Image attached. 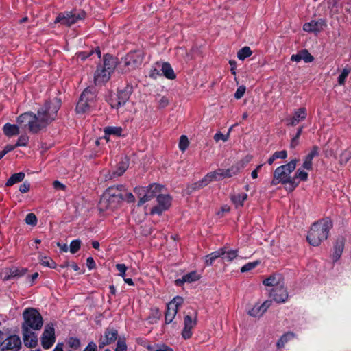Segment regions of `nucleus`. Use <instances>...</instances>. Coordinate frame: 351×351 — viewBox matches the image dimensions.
<instances>
[{"mask_svg":"<svg viewBox=\"0 0 351 351\" xmlns=\"http://www.w3.org/2000/svg\"><path fill=\"white\" fill-rule=\"evenodd\" d=\"M60 106L61 100L55 97L46 101L36 114L32 112L21 114L17 118V123L22 128H27L30 132L37 134L56 120Z\"/></svg>","mask_w":351,"mask_h":351,"instance_id":"f257e3e1","label":"nucleus"},{"mask_svg":"<svg viewBox=\"0 0 351 351\" xmlns=\"http://www.w3.org/2000/svg\"><path fill=\"white\" fill-rule=\"evenodd\" d=\"M297 162V159H293L289 163L277 167L274 173L271 184L277 185L279 183L288 184L287 190L293 191L299 184V181H296L295 178L290 176L291 172L295 169Z\"/></svg>","mask_w":351,"mask_h":351,"instance_id":"f03ea898","label":"nucleus"},{"mask_svg":"<svg viewBox=\"0 0 351 351\" xmlns=\"http://www.w3.org/2000/svg\"><path fill=\"white\" fill-rule=\"evenodd\" d=\"M332 223L329 219H323L314 223L308 232L307 241L313 246H318L328 238Z\"/></svg>","mask_w":351,"mask_h":351,"instance_id":"7ed1b4c3","label":"nucleus"},{"mask_svg":"<svg viewBox=\"0 0 351 351\" xmlns=\"http://www.w3.org/2000/svg\"><path fill=\"white\" fill-rule=\"evenodd\" d=\"M125 187L123 185L109 187L102 195L99 206L101 210L117 208L124 199Z\"/></svg>","mask_w":351,"mask_h":351,"instance_id":"20e7f679","label":"nucleus"},{"mask_svg":"<svg viewBox=\"0 0 351 351\" xmlns=\"http://www.w3.org/2000/svg\"><path fill=\"white\" fill-rule=\"evenodd\" d=\"M97 93L94 87L86 88L81 94L77 104L76 112L77 113H85L88 112L95 106Z\"/></svg>","mask_w":351,"mask_h":351,"instance_id":"39448f33","label":"nucleus"},{"mask_svg":"<svg viewBox=\"0 0 351 351\" xmlns=\"http://www.w3.org/2000/svg\"><path fill=\"white\" fill-rule=\"evenodd\" d=\"M24 322L22 328L40 330L43 326V318L40 313L34 308H27L23 313Z\"/></svg>","mask_w":351,"mask_h":351,"instance_id":"423d86ee","label":"nucleus"},{"mask_svg":"<svg viewBox=\"0 0 351 351\" xmlns=\"http://www.w3.org/2000/svg\"><path fill=\"white\" fill-rule=\"evenodd\" d=\"M162 189V185L155 183L150 184L147 189L144 187L135 188L134 192L136 193L140 197L138 206L143 204L154 197H158V195L161 193Z\"/></svg>","mask_w":351,"mask_h":351,"instance_id":"0eeeda50","label":"nucleus"},{"mask_svg":"<svg viewBox=\"0 0 351 351\" xmlns=\"http://www.w3.org/2000/svg\"><path fill=\"white\" fill-rule=\"evenodd\" d=\"M86 17V12L83 10H72L60 13L55 19V23H60L66 26H71Z\"/></svg>","mask_w":351,"mask_h":351,"instance_id":"6e6552de","label":"nucleus"},{"mask_svg":"<svg viewBox=\"0 0 351 351\" xmlns=\"http://www.w3.org/2000/svg\"><path fill=\"white\" fill-rule=\"evenodd\" d=\"M183 302L184 300L182 297L177 296L168 304L165 316V320L167 324L173 322L178 313L179 307L182 306Z\"/></svg>","mask_w":351,"mask_h":351,"instance_id":"1a4fd4ad","label":"nucleus"},{"mask_svg":"<svg viewBox=\"0 0 351 351\" xmlns=\"http://www.w3.org/2000/svg\"><path fill=\"white\" fill-rule=\"evenodd\" d=\"M132 93V87L127 86L118 91L115 97L110 98V104L112 108L119 109L125 104Z\"/></svg>","mask_w":351,"mask_h":351,"instance_id":"9d476101","label":"nucleus"},{"mask_svg":"<svg viewBox=\"0 0 351 351\" xmlns=\"http://www.w3.org/2000/svg\"><path fill=\"white\" fill-rule=\"evenodd\" d=\"M56 341L55 330L52 324H48L45 326V330L41 337V345L43 348H50Z\"/></svg>","mask_w":351,"mask_h":351,"instance_id":"9b49d317","label":"nucleus"},{"mask_svg":"<svg viewBox=\"0 0 351 351\" xmlns=\"http://www.w3.org/2000/svg\"><path fill=\"white\" fill-rule=\"evenodd\" d=\"M143 62V56L141 51H133L127 54L124 58V64L128 70L138 68Z\"/></svg>","mask_w":351,"mask_h":351,"instance_id":"f8f14e48","label":"nucleus"},{"mask_svg":"<svg viewBox=\"0 0 351 351\" xmlns=\"http://www.w3.org/2000/svg\"><path fill=\"white\" fill-rule=\"evenodd\" d=\"M157 202L158 205L154 206L151 210V214L161 215L162 213L167 210L171 204V197L169 195H158Z\"/></svg>","mask_w":351,"mask_h":351,"instance_id":"ddd939ff","label":"nucleus"},{"mask_svg":"<svg viewBox=\"0 0 351 351\" xmlns=\"http://www.w3.org/2000/svg\"><path fill=\"white\" fill-rule=\"evenodd\" d=\"M197 313L195 311L194 313V316L192 317V316L189 315H186L184 316V326L182 330V337L184 339H189L192 335L191 330L196 326L197 324Z\"/></svg>","mask_w":351,"mask_h":351,"instance_id":"4468645a","label":"nucleus"},{"mask_svg":"<svg viewBox=\"0 0 351 351\" xmlns=\"http://www.w3.org/2000/svg\"><path fill=\"white\" fill-rule=\"evenodd\" d=\"M26 270L19 269L17 267H5L0 272V278L3 281H7L12 278L20 277L25 274Z\"/></svg>","mask_w":351,"mask_h":351,"instance_id":"2eb2a0df","label":"nucleus"},{"mask_svg":"<svg viewBox=\"0 0 351 351\" xmlns=\"http://www.w3.org/2000/svg\"><path fill=\"white\" fill-rule=\"evenodd\" d=\"M118 337V331L114 328H108L104 332V335L101 337L99 341V347L104 348L105 346L109 345L114 342Z\"/></svg>","mask_w":351,"mask_h":351,"instance_id":"dca6fc26","label":"nucleus"},{"mask_svg":"<svg viewBox=\"0 0 351 351\" xmlns=\"http://www.w3.org/2000/svg\"><path fill=\"white\" fill-rule=\"evenodd\" d=\"M270 296L278 303H283L288 299L289 295L285 284L274 287L270 292Z\"/></svg>","mask_w":351,"mask_h":351,"instance_id":"f3484780","label":"nucleus"},{"mask_svg":"<svg viewBox=\"0 0 351 351\" xmlns=\"http://www.w3.org/2000/svg\"><path fill=\"white\" fill-rule=\"evenodd\" d=\"M0 344H1L3 350H18L21 348V341L18 335H13L3 339Z\"/></svg>","mask_w":351,"mask_h":351,"instance_id":"a211bd4d","label":"nucleus"},{"mask_svg":"<svg viewBox=\"0 0 351 351\" xmlns=\"http://www.w3.org/2000/svg\"><path fill=\"white\" fill-rule=\"evenodd\" d=\"M222 180L219 169L207 173L202 180L194 184V189H197L207 186L212 181Z\"/></svg>","mask_w":351,"mask_h":351,"instance_id":"6ab92c4d","label":"nucleus"},{"mask_svg":"<svg viewBox=\"0 0 351 351\" xmlns=\"http://www.w3.org/2000/svg\"><path fill=\"white\" fill-rule=\"evenodd\" d=\"M306 117V112L304 108H300L294 111L293 115L286 119L287 125L295 126Z\"/></svg>","mask_w":351,"mask_h":351,"instance_id":"aec40b11","label":"nucleus"},{"mask_svg":"<svg viewBox=\"0 0 351 351\" xmlns=\"http://www.w3.org/2000/svg\"><path fill=\"white\" fill-rule=\"evenodd\" d=\"M271 302L269 300H266L261 304H255L250 310L248 311V315L254 317H261L269 308L271 305Z\"/></svg>","mask_w":351,"mask_h":351,"instance_id":"412c9836","label":"nucleus"},{"mask_svg":"<svg viewBox=\"0 0 351 351\" xmlns=\"http://www.w3.org/2000/svg\"><path fill=\"white\" fill-rule=\"evenodd\" d=\"M22 332L25 346L28 348L36 347L38 343L36 335L32 330H27V328H22Z\"/></svg>","mask_w":351,"mask_h":351,"instance_id":"4be33fe9","label":"nucleus"},{"mask_svg":"<svg viewBox=\"0 0 351 351\" xmlns=\"http://www.w3.org/2000/svg\"><path fill=\"white\" fill-rule=\"evenodd\" d=\"M110 74L108 70L101 69V66H98L94 75L95 84L100 85L106 83L109 80Z\"/></svg>","mask_w":351,"mask_h":351,"instance_id":"5701e85b","label":"nucleus"},{"mask_svg":"<svg viewBox=\"0 0 351 351\" xmlns=\"http://www.w3.org/2000/svg\"><path fill=\"white\" fill-rule=\"evenodd\" d=\"M263 283L265 286H270L277 287L282 285H284V278L280 274H274L265 278Z\"/></svg>","mask_w":351,"mask_h":351,"instance_id":"b1692460","label":"nucleus"},{"mask_svg":"<svg viewBox=\"0 0 351 351\" xmlns=\"http://www.w3.org/2000/svg\"><path fill=\"white\" fill-rule=\"evenodd\" d=\"M319 154V148L317 146H313L309 154L305 157L302 167L306 170H311L313 168L312 160L314 157Z\"/></svg>","mask_w":351,"mask_h":351,"instance_id":"393cba45","label":"nucleus"},{"mask_svg":"<svg viewBox=\"0 0 351 351\" xmlns=\"http://www.w3.org/2000/svg\"><path fill=\"white\" fill-rule=\"evenodd\" d=\"M199 279V275L196 271H191L182 276V278L177 279L175 283L178 286H182L185 282H193Z\"/></svg>","mask_w":351,"mask_h":351,"instance_id":"a878e982","label":"nucleus"},{"mask_svg":"<svg viewBox=\"0 0 351 351\" xmlns=\"http://www.w3.org/2000/svg\"><path fill=\"white\" fill-rule=\"evenodd\" d=\"M117 64L116 58L109 54H106L104 57V66H101V69L108 70L111 73L116 68Z\"/></svg>","mask_w":351,"mask_h":351,"instance_id":"bb28decb","label":"nucleus"},{"mask_svg":"<svg viewBox=\"0 0 351 351\" xmlns=\"http://www.w3.org/2000/svg\"><path fill=\"white\" fill-rule=\"evenodd\" d=\"M128 166L129 159L127 157H124L119 162L117 169L112 172V175L110 176V178L122 176L128 168Z\"/></svg>","mask_w":351,"mask_h":351,"instance_id":"cd10ccee","label":"nucleus"},{"mask_svg":"<svg viewBox=\"0 0 351 351\" xmlns=\"http://www.w3.org/2000/svg\"><path fill=\"white\" fill-rule=\"evenodd\" d=\"M344 247V239L343 238H339L337 239L335 245H334V252L332 254V260L333 261H337L343 252Z\"/></svg>","mask_w":351,"mask_h":351,"instance_id":"c85d7f7f","label":"nucleus"},{"mask_svg":"<svg viewBox=\"0 0 351 351\" xmlns=\"http://www.w3.org/2000/svg\"><path fill=\"white\" fill-rule=\"evenodd\" d=\"M159 66H160L161 74L169 80H173L176 75L171 67L168 62H160Z\"/></svg>","mask_w":351,"mask_h":351,"instance_id":"c756f323","label":"nucleus"},{"mask_svg":"<svg viewBox=\"0 0 351 351\" xmlns=\"http://www.w3.org/2000/svg\"><path fill=\"white\" fill-rule=\"evenodd\" d=\"M240 168L238 165H234L227 169H219L221 179L231 178L239 173Z\"/></svg>","mask_w":351,"mask_h":351,"instance_id":"7c9ffc66","label":"nucleus"},{"mask_svg":"<svg viewBox=\"0 0 351 351\" xmlns=\"http://www.w3.org/2000/svg\"><path fill=\"white\" fill-rule=\"evenodd\" d=\"M220 250H223L224 252L223 254L221 256V258L224 261L231 262L238 256V250H230L226 247H221Z\"/></svg>","mask_w":351,"mask_h":351,"instance_id":"2f4dec72","label":"nucleus"},{"mask_svg":"<svg viewBox=\"0 0 351 351\" xmlns=\"http://www.w3.org/2000/svg\"><path fill=\"white\" fill-rule=\"evenodd\" d=\"M4 134L7 136H13L19 134V127L17 125L5 123L3 128Z\"/></svg>","mask_w":351,"mask_h":351,"instance_id":"473e14b6","label":"nucleus"},{"mask_svg":"<svg viewBox=\"0 0 351 351\" xmlns=\"http://www.w3.org/2000/svg\"><path fill=\"white\" fill-rule=\"evenodd\" d=\"M323 24L321 22L311 21L306 23L303 26V29L306 32H320L322 29Z\"/></svg>","mask_w":351,"mask_h":351,"instance_id":"72a5a7b5","label":"nucleus"},{"mask_svg":"<svg viewBox=\"0 0 351 351\" xmlns=\"http://www.w3.org/2000/svg\"><path fill=\"white\" fill-rule=\"evenodd\" d=\"M223 253L224 252H223V250L219 249L218 250L215 251V252L205 256V257H204L205 264L207 266L211 265L213 263V262L217 258H220L221 256L223 254Z\"/></svg>","mask_w":351,"mask_h":351,"instance_id":"f704fd0d","label":"nucleus"},{"mask_svg":"<svg viewBox=\"0 0 351 351\" xmlns=\"http://www.w3.org/2000/svg\"><path fill=\"white\" fill-rule=\"evenodd\" d=\"M247 194L245 193L233 194L231 196V200L236 207L243 206V202L247 199Z\"/></svg>","mask_w":351,"mask_h":351,"instance_id":"c9c22d12","label":"nucleus"},{"mask_svg":"<svg viewBox=\"0 0 351 351\" xmlns=\"http://www.w3.org/2000/svg\"><path fill=\"white\" fill-rule=\"evenodd\" d=\"M24 178H25V173L23 172L14 173V174L10 176V178L7 180L5 185L7 186H12L16 183L23 181Z\"/></svg>","mask_w":351,"mask_h":351,"instance_id":"e433bc0d","label":"nucleus"},{"mask_svg":"<svg viewBox=\"0 0 351 351\" xmlns=\"http://www.w3.org/2000/svg\"><path fill=\"white\" fill-rule=\"evenodd\" d=\"M122 128L121 127H106L104 128V133L106 135H114L119 136L122 133Z\"/></svg>","mask_w":351,"mask_h":351,"instance_id":"4c0bfd02","label":"nucleus"},{"mask_svg":"<svg viewBox=\"0 0 351 351\" xmlns=\"http://www.w3.org/2000/svg\"><path fill=\"white\" fill-rule=\"evenodd\" d=\"M252 54V51L249 47H244L241 49L237 53V58L239 60H243L246 58L250 57Z\"/></svg>","mask_w":351,"mask_h":351,"instance_id":"58836bf2","label":"nucleus"},{"mask_svg":"<svg viewBox=\"0 0 351 351\" xmlns=\"http://www.w3.org/2000/svg\"><path fill=\"white\" fill-rule=\"evenodd\" d=\"M160 62H156L154 66L151 69L149 72V77L153 79H156L158 76H161L160 66H159Z\"/></svg>","mask_w":351,"mask_h":351,"instance_id":"ea45409f","label":"nucleus"},{"mask_svg":"<svg viewBox=\"0 0 351 351\" xmlns=\"http://www.w3.org/2000/svg\"><path fill=\"white\" fill-rule=\"evenodd\" d=\"M350 71H351V68L348 66H346L343 69L341 75L338 77V83L339 85H341V86L344 85L346 78L348 76Z\"/></svg>","mask_w":351,"mask_h":351,"instance_id":"a19ab883","label":"nucleus"},{"mask_svg":"<svg viewBox=\"0 0 351 351\" xmlns=\"http://www.w3.org/2000/svg\"><path fill=\"white\" fill-rule=\"evenodd\" d=\"M232 127L233 126L230 127V128L228 130L227 134H223L221 132H217L214 135V140L216 142H219L220 140L223 141V142H226L229 138L230 133L232 129Z\"/></svg>","mask_w":351,"mask_h":351,"instance_id":"79ce46f5","label":"nucleus"},{"mask_svg":"<svg viewBox=\"0 0 351 351\" xmlns=\"http://www.w3.org/2000/svg\"><path fill=\"white\" fill-rule=\"evenodd\" d=\"M40 263L41 265L50 268H56V263L51 258L46 256L40 258Z\"/></svg>","mask_w":351,"mask_h":351,"instance_id":"37998d69","label":"nucleus"},{"mask_svg":"<svg viewBox=\"0 0 351 351\" xmlns=\"http://www.w3.org/2000/svg\"><path fill=\"white\" fill-rule=\"evenodd\" d=\"M259 264H260L259 261L247 263L241 267V271L243 273V272H246V271L252 270Z\"/></svg>","mask_w":351,"mask_h":351,"instance_id":"c03bdc74","label":"nucleus"},{"mask_svg":"<svg viewBox=\"0 0 351 351\" xmlns=\"http://www.w3.org/2000/svg\"><path fill=\"white\" fill-rule=\"evenodd\" d=\"M308 174L307 172L304 171L302 170H300V169H298L296 171L295 176L293 178H296V181H306L308 179Z\"/></svg>","mask_w":351,"mask_h":351,"instance_id":"a18cd8bd","label":"nucleus"},{"mask_svg":"<svg viewBox=\"0 0 351 351\" xmlns=\"http://www.w3.org/2000/svg\"><path fill=\"white\" fill-rule=\"evenodd\" d=\"M81 241L79 239L73 240L71 242L69 250L71 254H75L80 248Z\"/></svg>","mask_w":351,"mask_h":351,"instance_id":"49530a36","label":"nucleus"},{"mask_svg":"<svg viewBox=\"0 0 351 351\" xmlns=\"http://www.w3.org/2000/svg\"><path fill=\"white\" fill-rule=\"evenodd\" d=\"M302 60H303L305 62L309 63L313 61V56L308 52L306 49H303L300 51Z\"/></svg>","mask_w":351,"mask_h":351,"instance_id":"de8ad7c7","label":"nucleus"},{"mask_svg":"<svg viewBox=\"0 0 351 351\" xmlns=\"http://www.w3.org/2000/svg\"><path fill=\"white\" fill-rule=\"evenodd\" d=\"M25 221L27 224L35 226L37 223V217L34 213H29L26 215Z\"/></svg>","mask_w":351,"mask_h":351,"instance_id":"09e8293b","label":"nucleus"},{"mask_svg":"<svg viewBox=\"0 0 351 351\" xmlns=\"http://www.w3.org/2000/svg\"><path fill=\"white\" fill-rule=\"evenodd\" d=\"M189 144V142L188 138L184 135L181 136L179 141L180 149L182 152H184L187 149Z\"/></svg>","mask_w":351,"mask_h":351,"instance_id":"8fccbe9b","label":"nucleus"},{"mask_svg":"<svg viewBox=\"0 0 351 351\" xmlns=\"http://www.w3.org/2000/svg\"><path fill=\"white\" fill-rule=\"evenodd\" d=\"M29 137L27 135H21L19 136L16 143L14 146H16V147H25L27 145Z\"/></svg>","mask_w":351,"mask_h":351,"instance_id":"3c124183","label":"nucleus"},{"mask_svg":"<svg viewBox=\"0 0 351 351\" xmlns=\"http://www.w3.org/2000/svg\"><path fill=\"white\" fill-rule=\"evenodd\" d=\"M291 336V334H286L282 335L279 340L277 341L276 346L278 348H281L284 347L285 343L289 341V337Z\"/></svg>","mask_w":351,"mask_h":351,"instance_id":"603ef678","label":"nucleus"},{"mask_svg":"<svg viewBox=\"0 0 351 351\" xmlns=\"http://www.w3.org/2000/svg\"><path fill=\"white\" fill-rule=\"evenodd\" d=\"M115 351H127V345L124 339H119L116 345Z\"/></svg>","mask_w":351,"mask_h":351,"instance_id":"864d4df0","label":"nucleus"},{"mask_svg":"<svg viewBox=\"0 0 351 351\" xmlns=\"http://www.w3.org/2000/svg\"><path fill=\"white\" fill-rule=\"evenodd\" d=\"M246 88L245 86H240L234 93V97L237 99H241L245 94Z\"/></svg>","mask_w":351,"mask_h":351,"instance_id":"5fc2aeb1","label":"nucleus"},{"mask_svg":"<svg viewBox=\"0 0 351 351\" xmlns=\"http://www.w3.org/2000/svg\"><path fill=\"white\" fill-rule=\"evenodd\" d=\"M16 146L12 145H7L2 151L0 152V160L8 152L14 150Z\"/></svg>","mask_w":351,"mask_h":351,"instance_id":"6e6d98bb","label":"nucleus"},{"mask_svg":"<svg viewBox=\"0 0 351 351\" xmlns=\"http://www.w3.org/2000/svg\"><path fill=\"white\" fill-rule=\"evenodd\" d=\"M117 269L119 271V276L124 278L125 271L127 270V267L125 264L118 263L116 265Z\"/></svg>","mask_w":351,"mask_h":351,"instance_id":"4d7b16f0","label":"nucleus"},{"mask_svg":"<svg viewBox=\"0 0 351 351\" xmlns=\"http://www.w3.org/2000/svg\"><path fill=\"white\" fill-rule=\"evenodd\" d=\"M93 53V51H88V52L81 51V52L77 53L76 55H77V59H80L81 60L84 61L88 57H89Z\"/></svg>","mask_w":351,"mask_h":351,"instance_id":"13d9d810","label":"nucleus"},{"mask_svg":"<svg viewBox=\"0 0 351 351\" xmlns=\"http://www.w3.org/2000/svg\"><path fill=\"white\" fill-rule=\"evenodd\" d=\"M154 351H173V350L165 344H158L156 345V349Z\"/></svg>","mask_w":351,"mask_h":351,"instance_id":"bf43d9fd","label":"nucleus"},{"mask_svg":"<svg viewBox=\"0 0 351 351\" xmlns=\"http://www.w3.org/2000/svg\"><path fill=\"white\" fill-rule=\"evenodd\" d=\"M69 344L71 348H77L80 345V341L77 338H70L69 341Z\"/></svg>","mask_w":351,"mask_h":351,"instance_id":"052dcab7","label":"nucleus"},{"mask_svg":"<svg viewBox=\"0 0 351 351\" xmlns=\"http://www.w3.org/2000/svg\"><path fill=\"white\" fill-rule=\"evenodd\" d=\"M30 189V184L27 182H23L19 187V191L22 193H25L29 191Z\"/></svg>","mask_w":351,"mask_h":351,"instance_id":"680f3d73","label":"nucleus"},{"mask_svg":"<svg viewBox=\"0 0 351 351\" xmlns=\"http://www.w3.org/2000/svg\"><path fill=\"white\" fill-rule=\"evenodd\" d=\"M276 159L281 158L285 159L287 158V154L285 150L278 151L273 154Z\"/></svg>","mask_w":351,"mask_h":351,"instance_id":"e2e57ef3","label":"nucleus"},{"mask_svg":"<svg viewBox=\"0 0 351 351\" xmlns=\"http://www.w3.org/2000/svg\"><path fill=\"white\" fill-rule=\"evenodd\" d=\"M86 265L89 269H93L95 267V263L92 257H88L86 260Z\"/></svg>","mask_w":351,"mask_h":351,"instance_id":"0e129e2a","label":"nucleus"},{"mask_svg":"<svg viewBox=\"0 0 351 351\" xmlns=\"http://www.w3.org/2000/svg\"><path fill=\"white\" fill-rule=\"evenodd\" d=\"M124 199L128 202H132L134 201V197L131 193H128L125 191L124 192Z\"/></svg>","mask_w":351,"mask_h":351,"instance_id":"69168bd1","label":"nucleus"},{"mask_svg":"<svg viewBox=\"0 0 351 351\" xmlns=\"http://www.w3.org/2000/svg\"><path fill=\"white\" fill-rule=\"evenodd\" d=\"M53 187L57 190H64L66 186L60 182L56 180L53 183Z\"/></svg>","mask_w":351,"mask_h":351,"instance_id":"338daca9","label":"nucleus"},{"mask_svg":"<svg viewBox=\"0 0 351 351\" xmlns=\"http://www.w3.org/2000/svg\"><path fill=\"white\" fill-rule=\"evenodd\" d=\"M84 351H97L96 344L93 342L89 343Z\"/></svg>","mask_w":351,"mask_h":351,"instance_id":"774afa93","label":"nucleus"}]
</instances>
